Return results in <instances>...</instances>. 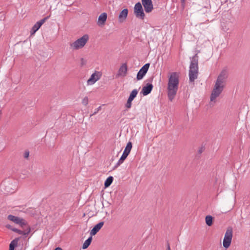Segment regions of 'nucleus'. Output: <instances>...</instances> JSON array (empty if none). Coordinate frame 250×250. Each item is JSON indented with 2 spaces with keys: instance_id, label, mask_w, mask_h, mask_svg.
I'll return each mask as SVG.
<instances>
[{
  "instance_id": "nucleus-12",
  "label": "nucleus",
  "mask_w": 250,
  "mask_h": 250,
  "mask_svg": "<svg viewBox=\"0 0 250 250\" xmlns=\"http://www.w3.org/2000/svg\"><path fill=\"white\" fill-rule=\"evenodd\" d=\"M107 15L106 13H102L98 17L97 22V25L101 27H103L105 24V21L107 20Z\"/></svg>"
},
{
  "instance_id": "nucleus-23",
  "label": "nucleus",
  "mask_w": 250,
  "mask_h": 250,
  "mask_svg": "<svg viewBox=\"0 0 250 250\" xmlns=\"http://www.w3.org/2000/svg\"><path fill=\"white\" fill-rule=\"evenodd\" d=\"M18 239L13 240L10 244L9 250H14L15 247L18 245Z\"/></svg>"
},
{
  "instance_id": "nucleus-6",
  "label": "nucleus",
  "mask_w": 250,
  "mask_h": 250,
  "mask_svg": "<svg viewBox=\"0 0 250 250\" xmlns=\"http://www.w3.org/2000/svg\"><path fill=\"white\" fill-rule=\"evenodd\" d=\"M102 76V73L101 71H94L86 81L87 85L89 86L93 85L101 78Z\"/></svg>"
},
{
  "instance_id": "nucleus-10",
  "label": "nucleus",
  "mask_w": 250,
  "mask_h": 250,
  "mask_svg": "<svg viewBox=\"0 0 250 250\" xmlns=\"http://www.w3.org/2000/svg\"><path fill=\"white\" fill-rule=\"evenodd\" d=\"M142 3L146 12L150 13L153 9L152 0H142Z\"/></svg>"
},
{
  "instance_id": "nucleus-31",
  "label": "nucleus",
  "mask_w": 250,
  "mask_h": 250,
  "mask_svg": "<svg viewBox=\"0 0 250 250\" xmlns=\"http://www.w3.org/2000/svg\"><path fill=\"white\" fill-rule=\"evenodd\" d=\"M6 227L7 228L9 229H14L13 228H12L10 225H6Z\"/></svg>"
},
{
  "instance_id": "nucleus-3",
  "label": "nucleus",
  "mask_w": 250,
  "mask_h": 250,
  "mask_svg": "<svg viewBox=\"0 0 250 250\" xmlns=\"http://www.w3.org/2000/svg\"><path fill=\"white\" fill-rule=\"evenodd\" d=\"M198 56L196 54L191 58L189 66V79L191 82H193L197 78L198 73Z\"/></svg>"
},
{
  "instance_id": "nucleus-25",
  "label": "nucleus",
  "mask_w": 250,
  "mask_h": 250,
  "mask_svg": "<svg viewBox=\"0 0 250 250\" xmlns=\"http://www.w3.org/2000/svg\"><path fill=\"white\" fill-rule=\"evenodd\" d=\"M82 103L84 105H87L88 104V97H85L83 99Z\"/></svg>"
},
{
  "instance_id": "nucleus-19",
  "label": "nucleus",
  "mask_w": 250,
  "mask_h": 250,
  "mask_svg": "<svg viewBox=\"0 0 250 250\" xmlns=\"http://www.w3.org/2000/svg\"><path fill=\"white\" fill-rule=\"evenodd\" d=\"M132 147V145L131 142H128L125 147V149H124L123 153L128 155V154L130 152Z\"/></svg>"
},
{
  "instance_id": "nucleus-7",
  "label": "nucleus",
  "mask_w": 250,
  "mask_h": 250,
  "mask_svg": "<svg viewBox=\"0 0 250 250\" xmlns=\"http://www.w3.org/2000/svg\"><path fill=\"white\" fill-rule=\"evenodd\" d=\"M134 13L136 18L141 20H144L145 17L142 5L140 2L136 3L134 8Z\"/></svg>"
},
{
  "instance_id": "nucleus-22",
  "label": "nucleus",
  "mask_w": 250,
  "mask_h": 250,
  "mask_svg": "<svg viewBox=\"0 0 250 250\" xmlns=\"http://www.w3.org/2000/svg\"><path fill=\"white\" fill-rule=\"evenodd\" d=\"M206 223L208 226H211L213 223V217L210 215H208L205 218Z\"/></svg>"
},
{
  "instance_id": "nucleus-2",
  "label": "nucleus",
  "mask_w": 250,
  "mask_h": 250,
  "mask_svg": "<svg viewBox=\"0 0 250 250\" xmlns=\"http://www.w3.org/2000/svg\"><path fill=\"white\" fill-rule=\"evenodd\" d=\"M228 77V74L226 69L223 70L218 75L211 94V101L215 100L221 93L225 86Z\"/></svg>"
},
{
  "instance_id": "nucleus-9",
  "label": "nucleus",
  "mask_w": 250,
  "mask_h": 250,
  "mask_svg": "<svg viewBox=\"0 0 250 250\" xmlns=\"http://www.w3.org/2000/svg\"><path fill=\"white\" fill-rule=\"evenodd\" d=\"M150 66V64L149 63H146L139 71L137 74L136 79L138 81L142 80L146 74L149 67Z\"/></svg>"
},
{
  "instance_id": "nucleus-8",
  "label": "nucleus",
  "mask_w": 250,
  "mask_h": 250,
  "mask_svg": "<svg viewBox=\"0 0 250 250\" xmlns=\"http://www.w3.org/2000/svg\"><path fill=\"white\" fill-rule=\"evenodd\" d=\"M8 220L13 222L16 224L20 225L21 227L23 228L24 227L27 225V222L22 218L15 216L12 215H9L7 217Z\"/></svg>"
},
{
  "instance_id": "nucleus-5",
  "label": "nucleus",
  "mask_w": 250,
  "mask_h": 250,
  "mask_svg": "<svg viewBox=\"0 0 250 250\" xmlns=\"http://www.w3.org/2000/svg\"><path fill=\"white\" fill-rule=\"evenodd\" d=\"M232 234L233 229L232 227H228L225 232L223 241V245L225 248L227 249L230 246L232 238Z\"/></svg>"
},
{
  "instance_id": "nucleus-17",
  "label": "nucleus",
  "mask_w": 250,
  "mask_h": 250,
  "mask_svg": "<svg viewBox=\"0 0 250 250\" xmlns=\"http://www.w3.org/2000/svg\"><path fill=\"white\" fill-rule=\"evenodd\" d=\"M27 230H26L24 231H21V230H19L16 228L11 229V230L14 232L18 233L20 234L26 235V234H28L30 231V227L28 226L27 227Z\"/></svg>"
},
{
  "instance_id": "nucleus-20",
  "label": "nucleus",
  "mask_w": 250,
  "mask_h": 250,
  "mask_svg": "<svg viewBox=\"0 0 250 250\" xmlns=\"http://www.w3.org/2000/svg\"><path fill=\"white\" fill-rule=\"evenodd\" d=\"M138 90L136 89H133L131 93L130 94V95L128 98V100L129 101H132L136 97L137 94H138Z\"/></svg>"
},
{
  "instance_id": "nucleus-16",
  "label": "nucleus",
  "mask_w": 250,
  "mask_h": 250,
  "mask_svg": "<svg viewBox=\"0 0 250 250\" xmlns=\"http://www.w3.org/2000/svg\"><path fill=\"white\" fill-rule=\"evenodd\" d=\"M104 225V222H101L97 224L90 231L91 235H95Z\"/></svg>"
},
{
  "instance_id": "nucleus-32",
  "label": "nucleus",
  "mask_w": 250,
  "mask_h": 250,
  "mask_svg": "<svg viewBox=\"0 0 250 250\" xmlns=\"http://www.w3.org/2000/svg\"><path fill=\"white\" fill-rule=\"evenodd\" d=\"M113 181V177L110 176V185L112 184Z\"/></svg>"
},
{
  "instance_id": "nucleus-35",
  "label": "nucleus",
  "mask_w": 250,
  "mask_h": 250,
  "mask_svg": "<svg viewBox=\"0 0 250 250\" xmlns=\"http://www.w3.org/2000/svg\"><path fill=\"white\" fill-rule=\"evenodd\" d=\"M96 113V112H94V113L93 114V115L95 114Z\"/></svg>"
},
{
  "instance_id": "nucleus-15",
  "label": "nucleus",
  "mask_w": 250,
  "mask_h": 250,
  "mask_svg": "<svg viewBox=\"0 0 250 250\" xmlns=\"http://www.w3.org/2000/svg\"><path fill=\"white\" fill-rule=\"evenodd\" d=\"M128 10L125 8L123 9L119 14V21L120 22H124L127 16Z\"/></svg>"
},
{
  "instance_id": "nucleus-34",
  "label": "nucleus",
  "mask_w": 250,
  "mask_h": 250,
  "mask_svg": "<svg viewBox=\"0 0 250 250\" xmlns=\"http://www.w3.org/2000/svg\"><path fill=\"white\" fill-rule=\"evenodd\" d=\"M185 0H181V2L183 4L185 3Z\"/></svg>"
},
{
  "instance_id": "nucleus-4",
  "label": "nucleus",
  "mask_w": 250,
  "mask_h": 250,
  "mask_svg": "<svg viewBox=\"0 0 250 250\" xmlns=\"http://www.w3.org/2000/svg\"><path fill=\"white\" fill-rule=\"evenodd\" d=\"M89 39L87 34H84L70 44V47L73 50H78L83 48Z\"/></svg>"
},
{
  "instance_id": "nucleus-33",
  "label": "nucleus",
  "mask_w": 250,
  "mask_h": 250,
  "mask_svg": "<svg viewBox=\"0 0 250 250\" xmlns=\"http://www.w3.org/2000/svg\"><path fill=\"white\" fill-rule=\"evenodd\" d=\"M54 250H62V249L61 248L58 247V248H56V249H55Z\"/></svg>"
},
{
  "instance_id": "nucleus-13",
  "label": "nucleus",
  "mask_w": 250,
  "mask_h": 250,
  "mask_svg": "<svg viewBox=\"0 0 250 250\" xmlns=\"http://www.w3.org/2000/svg\"><path fill=\"white\" fill-rule=\"evenodd\" d=\"M153 87V86L152 84L148 83L146 86L143 87L141 92L144 96L147 95L152 91Z\"/></svg>"
},
{
  "instance_id": "nucleus-11",
  "label": "nucleus",
  "mask_w": 250,
  "mask_h": 250,
  "mask_svg": "<svg viewBox=\"0 0 250 250\" xmlns=\"http://www.w3.org/2000/svg\"><path fill=\"white\" fill-rule=\"evenodd\" d=\"M47 17L44 18V19L38 21L33 26L31 30V35H34L41 27V26L45 22L46 20L47 19Z\"/></svg>"
},
{
  "instance_id": "nucleus-21",
  "label": "nucleus",
  "mask_w": 250,
  "mask_h": 250,
  "mask_svg": "<svg viewBox=\"0 0 250 250\" xmlns=\"http://www.w3.org/2000/svg\"><path fill=\"white\" fill-rule=\"evenodd\" d=\"M92 240V236H90L86 240H85L83 244V249H85L88 248V247L90 245V243H91Z\"/></svg>"
},
{
  "instance_id": "nucleus-28",
  "label": "nucleus",
  "mask_w": 250,
  "mask_h": 250,
  "mask_svg": "<svg viewBox=\"0 0 250 250\" xmlns=\"http://www.w3.org/2000/svg\"><path fill=\"white\" fill-rule=\"evenodd\" d=\"M204 148L203 147H200V148L199 149L198 151V153H199V154H201V153H202L203 152V151H204Z\"/></svg>"
},
{
  "instance_id": "nucleus-30",
  "label": "nucleus",
  "mask_w": 250,
  "mask_h": 250,
  "mask_svg": "<svg viewBox=\"0 0 250 250\" xmlns=\"http://www.w3.org/2000/svg\"><path fill=\"white\" fill-rule=\"evenodd\" d=\"M167 250H171L169 244L168 243L167 244Z\"/></svg>"
},
{
  "instance_id": "nucleus-14",
  "label": "nucleus",
  "mask_w": 250,
  "mask_h": 250,
  "mask_svg": "<svg viewBox=\"0 0 250 250\" xmlns=\"http://www.w3.org/2000/svg\"><path fill=\"white\" fill-rule=\"evenodd\" d=\"M127 67L126 63H124L119 68L117 76L125 77L127 73Z\"/></svg>"
},
{
  "instance_id": "nucleus-27",
  "label": "nucleus",
  "mask_w": 250,
  "mask_h": 250,
  "mask_svg": "<svg viewBox=\"0 0 250 250\" xmlns=\"http://www.w3.org/2000/svg\"><path fill=\"white\" fill-rule=\"evenodd\" d=\"M109 186V177H108L105 182V183H104V187H105V188H107Z\"/></svg>"
},
{
  "instance_id": "nucleus-18",
  "label": "nucleus",
  "mask_w": 250,
  "mask_h": 250,
  "mask_svg": "<svg viewBox=\"0 0 250 250\" xmlns=\"http://www.w3.org/2000/svg\"><path fill=\"white\" fill-rule=\"evenodd\" d=\"M127 156V155L123 153L122 155L121 156V158H120L119 160L118 161L116 165L113 168V169H115L119 166L122 164L123 163V162L125 160V159L126 158Z\"/></svg>"
},
{
  "instance_id": "nucleus-1",
  "label": "nucleus",
  "mask_w": 250,
  "mask_h": 250,
  "mask_svg": "<svg viewBox=\"0 0 250 250\" xmlns=\"http://www.w3.org/2000/svg\"><path fill=\"white\" fill-rule=\"evenodd\" d=\"M179 83V73L176 72H171L168 76L167 95L168 100L172 102L175 98L178 90Z\"/></svg>"
},
{
  "instance_id": "nucleus-29",
  "label": "nucleus",
  "mask_w": 250,
  "mask_h": 250,
  "mask_svg": "<svg viewBox=\"0 0 250 250\" xmlns=\"http://www.w3.org/2000/svg\"><path fill=\"white\" fill-rule=\"evenodd\" d=\"M29 153L28 151H26L24 153V157L27 158L29 157Z\"/></svg>"
},
{
  "instance_id": "nucleus-24",
  "label": "nucleus",
  "mask_w": 250,
  "mask_h": 250,
  "mask_svg": "<svg viewBox=\"0 0 250 250\" xmlns=\"http://www.w3.org/2000/svg\"><path fill=\"white\" fill-rule=\"evenodd\" d=\"M221 26L223 30L224 31H227L229 29V27H228V26L226 25L225 23H222Z\"/></svg>"
},
{
  "instance_id": "nucleus-26",
  "label": "nucleus",
  "mask_w": 250,
  "mask_h": 250,
  "mask_svg": "<svg viewBox=\"0 0 250 250\" xmlns=\"http://www.w3.org/2000/svg\"><path fill=\"white\" fill-rule=\"evenodd\" d=\"M132 101H129V100H127L126 103L125 104V107L127 108H130L132 105L131 104Z\"/></svg>"
}]
</instances>
